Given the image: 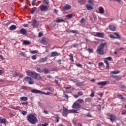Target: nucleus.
<instances>
[{
	"instance_id": "8fccbe9b",
	"label": "nucleus",
	"mask_w": 126,
	"mask_h": 126,
	"mask_svg": "<svg viewBox=\"0 0 126 126\" xmlns=\"http://www.w3.org/2000/svg\"><path fill=\"white\" fill-rule=\"evenodd\" d=\"M88 3L92 5V4H93V0H89L88 1Z\"/></svg>"
},
{
	"instance_id": "20e7f679",
	"label": "nucleus",
	"mask_w": 126,
	"mask_h": 126,
	"mask_svg": "<svg viewBox=\"0 0 126 126\" xmlns=\"http://www.w3.org/2000/svg\"><path fill=\"white\" fill-rule=\"evenodd\" d=\"M106 116L109 117V119L112 123H114V122L117 120V117L115 115V114H111L109 113H107L106 114Z\"/></svg>"
},
{
	"instance_id": "6ab92c4d",
	"label": "nucleus",
	"mask_w": 126,
	"mask_h": 126,
	"mask_svg": "<svg viewBox=\"0 0 126 126\" xmlns=\"http://www.w3.org/2000/svg\"><path fill=\"white\" fill-rule=\"evenodd\" d=\"M117 97L118 99H121V100H124V101L126 100V98L125 97H123V95L121 94H118L117 95Z\"/></svg>"
},
{
	"instance_id": "a211bd4d",
	"label": "nucleus",
	"mask_w": 126,
	"mask_h": 126,
	"mask_svg": "<svg viewBox=\"0 0 126 126\" xmlns=\"http://www.w3.org/2000/svg\"><path fill=\"white\" fill-rule=\"evenodd\" d=\"M104 62L106 64V69H110V63H109V62L107 60H104Z\"/></svg>"
},
{
	"instance_id": "bb28decb",
	"label": "nucleus",
	"mask_w": 126,
	"mask_h": 126,
	"mask_svg": "<svg viewBox=\"0 0 126 126\" xmlns=\"http://www.w3.org/2000/svg\"><path fill=\"white\" fill-rule=\"evenodd\" d=\"M113 34H114V35H115V36H116V37H115V38H116V39H119V40H120L121 36H120V34H119V33L116 32Z\"/></svg>"
},
{
	"instance_id": "f8f14e48",
	"label": "nucleus",
	"mask_w": 126,
	"mask_h": 126,
	"mask_svg": "<svg viewBox=\"0 0 126 126\" xmlns=\"http://www.w3.org/2000/svg\"><path fill=\"white\" fill-rule=\"evenodd\" d=\"M97 85H101V86H105L108 84V82L107 81H101L97 83Z\"/></svg>"
},
{
	"instance_id": "37998d69",
	"label": "nucleus",
	"mask_w": 126,
	"mask_h": 126,
	"mask_svg": "<svg viewBox=\"0 0 126 126\" xmlns=\"http://www.w3.org/2000/svg\"><path fill=\"white\" fill-rule=\"evenodd\" d=\"M77 102H78V103H80L81 104H82V103H84V100H83V99H78L77 100Z\"/></svg>"
},
{
	"instance_id": "473e14b6",
	"label": "nucleus",
	"mask_w": 126,
	"mask_h": 126,
	"mask_svg": "<svg viewBox=\"0 0 126 126\" xmlns=\"http://www.w3.org/2000/svg\"><path fill=\"white\" fill-rule=\"evenodd\" d=\"M23 45H30V42L27 40H24L23 42Z\"/></svg>"
},
{
	"instance_id": "de8ad7c7",
	"label": "nucleus",
	"mask_w": 126,
	"mask_h": 126,
	"mask_svg": "<svg viewBox=\"0 0 126 126\" xmlns=\"http://www.w3.org/2000/svg\"><path fill=\"white\" fill-rule=\"evenodd\" d=\"M104 60H106V61H113V58H112L111 57H108L106 58Z\"/></svg>"
},
{
	"instance_id": "0eeeda50",
	"label": "nucleus",
	"mask_w": 126,
	"mask_h": 126,
	"mask_svg": "<svg viewBox=\"0 0 126 126\" xmlns=\"http://www.w3.org/2000/svg\"><path fill=\"white\" fill-rule=\"evenodd\" d=\"M32 77H33V78H35V79H41V76L35 72H32Z\"/></svg>"
},
{
	"instance_id": "f3484780",
	"label": "nucleus",
	"mask_w": 126,
	"mask_h": 126,
	"mask_svg": "<svg viewBox=\"0 0 126 126\" xmlns=\"http://www.w3.org/2000/svg\"><path fill=\"white\" fill-rule=\"evenodd\" d=\"M68 33H72V34H78V31L75 30H69L67 31Z\"/></svg>"
},
{
	"instance_id": "1a4fd4ad",
	"label": "nucleus",
	"mask_w": 126,
	"mask_h": 126,
	"mask_svg": "<svg viewBox=\"0 0 126 126\" xmlns=\"http://www.w3.org/2000/svg\"><path fill=\"white\" fill-rule=\"evenodd\" d=\"M19 34L25 36V35L27 34V31L24 28H21L19 31Z\"/></svg>"
},
{
	"instance_id": "f704fd0d",
	"label": "nucleus",
	"mask_w": 126,
	"mask_h": 126,
	"mask_svg": "<svg viewBox=\"0 0 126 126\" xmlns=\"http://www.w3.org/2000/svg\"><path fill=\"white\" fill-rule=\"evenodd\" d=\"M43 69H44L38 68L36 69V71H37V72H39V73H43Z\"/></svg>"
},
{
	"instance_id": "e2e57ef3",
	"label": "nucleus",
	"mask_w": 126,
	"mask_h": 126,
	"mask_svg": "<svg viewBox=\"0 0 126 126\" xmlns=\"http://www.w3.org/2000/svg\"><path fill=\"white\" fill-rule=\"evenodd\" d=\"M76 65L78 67H82V65H81V64L77 63L76 64Z\"/></svg>"
},
{
	"instance_id": "7ed1b4c3",
	"label": "nucleus",
	"mask_w": 126,
	"mask_h": 126,
	"mask_svg": "<svg viewBox=\"0 0 126 126\" xmlns=\"http://www.w3.org/2000/svg\"><path fill=\"white\" fill-rule=\"evenodd\" d=\"M32 93H38V94H45V95H49V94H52L51 93L47 92V93H45L43 91H41L39 90H37V89H33L32 90Z\"/></svg>"
},
{
	"instance_id": "393cba45",
	"label": "nucleus",
	"mask_w": 126,
	"mask_h": 126,
	"mask_svg": "<svg viewBox=\"0 0 126 126\" xmlns=\"http://www.w3.org/2000/svg\"><path fill=\"white\" fill-rule=\"evenodd\" d=\"M20 100L21 101H27V100H28V98H27V97H25V96H23L20 98Z\"/></svg>"
},
{
	"instance_id": "774afa93",
	"label": "nucleus",
	"mask_w": 126,
	"mask_h": 126,
	"mask_svg": "<svg viewBox=\"0 0 126 126\" xmlns=\"http://www.w3.org/2000/svg\"><path fill=\"white\" fill-rule=\"evenodd\" d=\"M122 115H126V110H123L122 111Z\"/></svg>"
},
{
	"instance_id": "b1692460",
	"label": "nucleus",
	"mask_w": 126,
	"mask_h": 126,
	"mask_svg": "<svg viewBox=\"0 0 126 126\" xmlns=\"http://www.w3.org/2000/svg\"><path fill=\"white\" fill-rule=\"evenodd\" d=\"M0 123L1 124H4L5 123H6V119L4 118V119H1V117H0Z\"/></svg>"
},
{
	"instance_id": "c756f323",
	"label": "nucleus",
	"mask_w": 126,
	"mask_h": 126,
	"mask_svg": "<svg viewBox=\"0 0 126 126\" xmlns=\"http://www.w3.org/2000/svg\"><path fill=\"white\" fill-rule=\"evenodd\" d=\"M45 90H49L50 92H54V90L51 87H48L45 88Z\"/></svg>"
},
{
	"instance_id": "7c9ffc66",
	"label": "nucleus",
	"mask_w": 126,
	"mask_h": 126,
	"mask_svg": "<svg viewBox=\"0 0 126 126\" xmlns=\"http://www.w3.org/2000/svg\"><path fill=\"white\" fill-rule=\"evenodd\" d=\"M121 72V71L118 70V71H111L110 72L111 74H119V73H120Z\"/></svg>"
},
{
	"instance_id": "f03ea898",
	"label": "nucleus",
	"mask_w": 126,
	"mask_h": 126,
	"mask_svg": "<svg viewBox=\"0 0 126 126\" xmlns=\"http://www.w3.org/2000/svg\"><path fill=\"white\" fill-rule=\"evenodd\" d=\"M107 46V42L102 43L97 47L96 50L99 55H104V48Z\"/></svg>"
},
{
	"instance_id": "ea45409f",
	"label": "nucleus",
	"mask_w": 126,
	"mask_h": 126,
	"mask_svg": "<svg viewBox=\"0 0 126 126\" xmlns=\"http://www.w3.org/2000/svg\"><path fill=\"white\" fill-rule=\"evenodd\" d=\"M19 55L20 56H23V57H26V54H25V53H24L22 51L20 52Z\"/></svg>"
},
{
	"instance_id": "58836bf2",
	"label": "nucleus",
	"mask_w": 126,
	"mask_h": 126,
	"mask_svg": "<svg viewBox=\"0 0 126 126\" xmlns=\"http://www.w3.org/2000/svg\"><path fill=\"white\" fill-rule=\"evenodd\" d=\"M28 83H29V84H34V83H35V82H34V81L33 80V79L32 78V79H31L30 81H29L28 82Z\"/></svg>"
},
{
	"instance_id": "338daca9",
	"label": "nucleus",
	"mask_w": 126,
	"mask_h": 126,
	"mask_svg": "<svg viewBox=\"0 0 126 126\" xmlns=\"http://www.w3.org/2000/svg\"><path fill=\"white\" fill-rule=\"evenodd\" d=\"M23 27H27L28 26H29L28 24H23Z\"/></svg>"
},
{
	"instance_id": "dca6fc26",
	"label": "nucleus",
	"mask_w": 126,
	"mask_h": 126,
	"mask_svg": "<svg viewBox=\"0 0 126 126\" xmlns=\"http://www.w3.org/2000/svg\"><path fill=\"white\" fill-rule=\"evenodd\" d=\"M58 56H60V53H58L57 51L51 52V57H58Z\"/></svg>"
},
{
	"instance_id": "09e8293b",
	"label": "nucleus",
	"mask_w": 126,
	"mask_h": 126,
	"mask_svg": "<svg viewBox=\"0 0 126 126\" xmlns=\"http://www.w3.org/2000/svg\"><path fill=\"white\" fill-rule=\"evenodd\" d=\"M95 95V93H94V92H92L91 94H90V96L93 97L94 96V95Z\"/></svg>"
},
{
	"instance_id": "2f4dec72",
	"label": "nucleus",
	"mask_w": 126,
	"mask_h": 126,
	"mask_svg": "<svg viewBox=\"0 0 126 126\" xmlns=\"http://www.w3.org/2000/svg\"><path fill=\"white\" fill-rule=\"evenodd\" d=\"M42 43L44 44V45H47V44H48V41H47V39L45 38H42Z\"/></svg>"
},
{
	"instance_id": "4c0bfd02",
	"label": "nucleus",
	"mask_w": 126,
	"mask_h": 126,
	"mask_svg": "<svg viewBox=\"0 0 126 126\" xmlns=\"http://www.w3.org/2000/svg\"><path fill=\"white\" fill-rule=\"evenodd\" d=\"M32 79V78L30 77H26L24 78V80H25V81H30L31 80V79Z\"/></svg>"
},
{
	"instance_id": "603ef678",
	"label": "nucleus",
	"mask_w": 126,
	"mask_h": 126,
	"mask_svg": "<svg viewBox=\"0 0 126 126\" xmlns=\"http://www.w3.org/2000/svg\"><path fill=\"white\" fill-rule=\"evenodd\" d=\"M78 95L79 96H82L83 95V92L80 91L78 92Z\"/></svg>"
},
{
	"instance_id": "4be33fe9",
	"label": "nucleus",
	"mask_w": 126,
	"mask_h": 126,
	"mask_svg": "<svg viewBox=\"0 0 126 126\" xmlns=\"http://www.w3.org/2000/svg\"><path fill=\"white\" fill-rule=\"evenodd\" d=\"M86 8L88 10H92V9H93V7L91 6L90 4H86Z\"/></svg>"
},
{
	"instance_id": "ddd939ff",
	"label": "nucleus",
	"mask_w": 126,
	"mask_h": 126,
	"mask_svg": "<svg viewBox=\"0 0 126 126\" xmlns=\"http://www.w3.org/2000/svg\"><path fill=\"white\" fill-rule=\"evenodd\" d=\"M94 36L95 37H98L99 38H104L105 34L103 33L97 32Z\"/></svg>"
},
{
	"instance_id": "c03bdc74",
	"label": "nucleus",
	"mask_w": 126,
	"mask_h": 126,
	"mask_svg": "<svg viewBox=\"0 0 126 126\" xmlns=\"http://www.w3.org/2000/svg\"><path fill=\"white\" fill-rule=\"evenodd\" d=\"M43 1L44 3H45V4H47V5L50 4V1H49V0H43Z\"/></svg>"
},
{
	"instance_id": "a18cd8bd",
	"label": "nucleus",
	"mask_w": 126,
	"mask_h": 126,
	"mask_svg": "<svg viewBox=\"0 0 126 126\" xmlns=\"http://www.w3.org/2000/svg\"><path fill=\"white\" fill-rule=\"evenodd\" d=\"M21 113L23 115V116H26V115H27V112L25 111H21Z\"/></svg>"
},
{
	"instance_id": "aec40b11",
	"label": "nucleus",
	"mask_w": 126,
	"mask_h": 126,
	"mask_svg": "<svg viewBox=\"0 0 126 126\" xmlns=\"http://www.w3.org/2000/svg\"><path fill=\"white\" fill-rule=\"evenodd\" d=\"M78 2L79 3L80 5H82L85 4V2H86V0H78Z\"/></svg>"
},
{
	"instance_id": "c85d7f7f",
	"label": "nucleus",
	"mask_w": 126,
	"mask_h": 126,
	"mask_svg": "<svg viewBox=\"0 0 126 126\" xmlns=\"http://www.w3.org/2000/svg\"><path fill=\"white\" fill-rule=\"evenodd\" d=\"M55 121L56 122V123H59V122H60V117H59V116L57 114L55 115Z\"/></svg>"
},
{
	"instance_id": "680f3d73",
	"label": "nucleus",
	"mask_w": 126,
	"mask_h": 126,
	"mask_svg": "<svg viewBox=\"0 0 126 126\" xmlns=\"http://www.w3.org/2000/svg\"><path fill=\"white\" fill-rule=\"evenodd\" d=\"M78 47V44L77 43H74L73 44V47L74 48H77Z\"/></svg>"
},
{
	"instance_id": "412c9836",
	"label": "nucleus",
	"mask_w": 126,
	"mask_h": 126,
	"mask_svg": "<svg viewBox=\"0 0 126 126\" xmlns=\"http://www.w3.org/2000/svg\"><path fill=\"white\" fill-rule=\"evenodd\" d=\"M109 29L112 31H115L116 30V27L113 25H110L109 26Z\"/></svg>"
},
{
	"instance_id": "72a5a7b5",
	"label": "nucleus",
	"mask_w": 126,
	"mask_h": 126,
	"mask_svg": "<svg viewBox=\"0 0 126 126\" xmlns=\"http://www.w3.org/2000/svg\"><path fill=\"white\" fill-rule=\"evenodd\" d=\"M43 72H44L45 74H48V73H50V70L48 69H43Z\"/></svg>"
},
{
	"instance_id": "0e129e2a",
	"label": "nucleus",
	"mask_w": 126,
	"mask_h": 126,
	"mask_svg": "<svg viewBox=\"0 0 126 126\" xmlns=\"http://www.w3.org/2000/svg\"><path fill=\"white\" fill-rule=\"evenodd\" d=\"M57 62L59 64H62V61L61 60V59L57 60Z\"/></svg>"
},
{
	"instance_id": "6e6552de",
	"label": "nucleus",
	"mask_w": 126,
	"mask_h": 126,
	"mask_svg": "<svg viewBox=\"0 0 126 126\" xmlns=\"http://www.w3.org/2000/svg\"><path fill=\"white\" fill-rule=\"evenodd\" d=\"M80 108H81V105L76 102H74L72 105L73 109H80Z\"/></svg>"
},
{
	"instance_id": "cd10ccee",
	"label": "nucleus",
	"mask_w": 126,
	"mask_h": 126,
	"mask_svg": "<svg viewBox=\"0 0 126 126\" xmlns=\"http://www.w3.org/2000/svg\"><path fill=\"white\" fill-rule=\"evenodd\" d=\"M26 73L28 75H29V76H32V74L33 73V71H31L30 70H27L26 71Z\"/></svg>"
},
{
	"instance_id": "e433bc0d",
	"label": "nucleus",
	"mask_w": 126,
	"mask_h": 126,
	"mask_svg": "<svg viewBox=\"0 0 126 126\" xmlns=\"http://www.w3.org/2000/svg\"><path fill=\"white\" fill-rule=\"evenodd\" d=\"M69 57H70V59L71 61H72V62H74V60L73 59V54L70 53L69 55Z\"/></svg>"
},
{
	"instance_id": "3c124183",
	"label": "nucleus",
	"mask_w": 126,
	"mask_h": 126,
	"mask_svg": "<svg viewBox=\"0 0 126 126\" xmlns=\"http://www.w3.org/2000/svg\"><path fill=\"white\" fill-rule=\"evenodd\" d=\"M31 53H32V54H37L38 53V50H33V51H31Z\"/></svg>"
},
{
	"instance_id": "9b49d317",
	"label": "nucleus",
	"mask_w": 126,
	"mask_h": 126,
	"mask_svg": "<svg viewBox=\"0 0 126 126\" xmlns=\"http://www.w3.org/2000/svg\"><path fill=\"white\" fill-rule=\"evenodd\" d=\"M63 10L64 11H66V10H69V9H71V6L66 4L63 7Z\"/></svg>"
},
{
	"instance_id": "6e6d98bb",
	"label": "nucleus",
	"mask_w": 126,
	"mask_h": 126,
	"mask_svg": "<svg viewBox=\"0 0 126 126\" xmlns=\"http://www.w3.org/2000/svg\"><path fill=\"white\" fill-rule=\"evenodd\" d=\"M32 5H33V6H35V5H36V0H33L32 1Z\"/></svg>"
},
{
	"instance_id": "49530a36",
	"label": "nucleus",
	"mask_w": 126,
	"mask_h": 126,
	"mask_svg": "<svg viewBox=\"0 0 126 126\" xmlns=\"http://www.w3.org/2000/svg\"><path fill=\"white\" fill-rule=\"evenodd\" d=\"M114 78H115V80H121V77H119L118 76H115Z\"/></svg>"
},
{
	"instance_id": "c9c22d12",
	"label": "nucleus",
	"mask_w": 126,
	"mask_h": 126,
	"mask_svg": "<svg viewBox=\"0 0 126 126\" xmlns=\"http://www.w3.org/2000/svg\"><path fill=\"white\" fill-rule=\"evenodd\" d=\"M12 74H13V76L14 77H16V76H17L18 75V74H17V72H16V71H13L12 72Z\"/></svg>"
},
{
	"instance_id": "4468645a",
	"label": "nucleus",
	"mask_w": 126,
	"mask_h": 126,
	"mask_svg": "<svg viewBox=\"0 0 126 126\" xmlns=\"http://www.w3.org/2000/svg\"><path fill=\"white\" fill-rule=\"evenodd\" d=\"M56 22H58V23H60L61 22H65V20H63V18L58 17L56 19Z\"/></svg>"
},
{
	"instance_id": "423d86ee",
	"label": "nucleus",
	"mask_w": 126,
	"mask_h": 126,
	"mask_svg": "<svg viewBox=\"0 0 126 126\" xmlns=\"http://www.w3.org/2000/svg\"><path fill=\"white\" fill-rule=\"evenodd\" d=\"M50 6H45L44 5H41L38 8L41 11H47L49 9Z\"/></svg>"
},
{
	"instance_id": "864d4df0",
	"label": "nucleus",
	"mask_w": 126,
	"mask_h": 126,
	"mask_svg": "<svg viewBox=\"0 0 126 126\" xmlns=\"http://www.w3.org/2000/svg\"><path fill=\"white\" fill-rule=\"evenodd\" d=\"M87 51H88V52H89V53H93V49L90 48H89L87 49Z\"/></svg>"
},
{
	"instance_id": "5fc2aeb1",
	"label": "nucleus",
	"mask_w": 126,
	"mask_h": 126,
	"mask_svg": "<svg viewBox=\"0 0 126 126\" xmlns=\"http://www.w3.org/2000/svg\"><path fill=\"white\" fill-rule=\"evenodd\" d=\"M32 60H37V55H33L32 56Z\"/></svg>"
},
{
	"instance_id": "13d9d810",
	"label": "nucleus",
	"mask_w": 126,
	"mask_h": 126,
	"mask_svg": "<svg viewBox=\"0 0 126 126\" xmlns=\"http://www.w3.org/2000/svg\"><path fill=\"white\" fill-rule=\"evenodd\" d=\"M86 117H88V118H92V116L90 113H87L86 115Z\"/></svg>"
},
{
	"instance_id": "5701e85b",
	"label": "nucleus",
	"mask_w": 126,
	"mask_h": 126,
	"mask_svg": "<svg viewBox=\"0 0 126 126\" xmlns=\"http://www.w3.org/2000/svg\"><path fill=\"white\" fill-rule=\"evenodd\" d=\"M47 60H48V57H44L43 58H41L39 62V63H45Z\"/></svg>"
},
{
	"instance_id": "69168bd1",
	"label": "nucleus",
	"mask_w": 126,
	"mask_h": 126,
	"mask_svg": "<svg viewBox=\"0 0 126 126\" xmlns=\"http://www.w3.org/2000/svg\"><path fill=\"white\" fill-rule=\"evenodd\" d=\"M55 83H56V85H60V84L59 83V81L57 80H55Z\"/></svg>"
},
{
	"instance_id": "a878e982",
	"label": "nucleus",
	"mask_w": 126,
	"mask_h": 126,
	"mask_svg": "<svg viewBox=\"0 0 126 126\" xmlns=\"http://www.w3.org/2000/svg\"><path fill=\"white\" fill-rule=\"evenodd\" d=\"M10 30H15L16 29V26L15 25H12L9 27Z\"/></svg>"
},
{
	"instance_id": "f257e3e1",
	"label": "nucleus",
	"mask_w": 126,
	"mask_h": 126,
	"mask_svg": "<svg viewBox=\"0 0 126 126\" xmlns=\"http://www.w3.org/2000/svg\"><path fill=\"white\" fill-rule=\"evenodd\" d=\"M27 121L32 125H35L38 122V118L34 114H30L27 116Z\"/></svg>"
},
{
	"instance_id": "79ce46f5",
	"label": "nucleus",
	"mask_w": 126,
	"mask_h": 126,
	"mask_svg": "<svg viewBox=\"0 0 126 126\" xmlns=\"http://www.w3.org/2000/svg\"><path fill=\"white\" fill-rule=\"evenodd\" d=\"M72 16H73V15L72 14H70L66 15V17H67L68 18H72Z\"/></svg>"
},
{
	"instance_id": "a19ab883",
	"label": "nucleus",
	"mask_w": 126,
	"mask_h": 126,
	"mask_svg": "<svg viewBox=\"0 0 126 126\" xmlns=\"http://www.w3.org/2000/svg\"><path fill=\"white\" fill-rule=\"evenodd\" d=\"M49 125L48 123H44V124H40L37 125V126H47Z\"/></svg>"
},
{
	"instance_id": "bf43d9fd",
	"label": "nucleus",
	"mask_w": 126,
	"mask_h": 126,
	"mask_svg": "<svg viewBox=\"0 0 126 126\" xmlns=\"http://www.w3.org/2000/svg\"><path fill=\"white\" fill-rule=\"evenodd\" d=\"M31 12L32 14H34V13H35V9H34V8H32Z\"/></svg>"
},
{
	"instance_id": "4d7b16f0",
	"label": "nucleus",
	"mask_w": 126,
	"mask_h": 126,
	"mask_svg": "<svg viewBox=\"0 0 126 126\" xmlns=\"http://www.w3.org/2000/svg\"><path fill=\"white\" fill-rule=\"evenodd\" d=\"M84 21H85V19L84 18H82L80 20V23H83V22H84Z\"/></svg>"
},
{
	"instance_id": "052dcab7",
	"label": "nucleus",
	"mask_w": 126,
	"mask_h": 126,
	"mask_svg": "<svg viewBox=\"0 0 126 126\" xmlns=\"http://www.w3.org/2000/svg\"><path fill=\"white\" fill-rule=\"evenodd\" d=\"M110 38H111L112 39H117V38L116 37H115V36H114L113 35H110L109 36Z\"/></svg>"
},
{
	"instance_id": "2eb2a0df",
	"label": "nucleus",
	"mask_w": 126,
	"mask_h": 126,
	"mask_svg": "<svg viewBox=\"0 0 126 126\" xmlns=\"http://www.w3.org/2000/svg\"><path fill=\"white\" fill-rule=\"evenodd\" d=\"M98 10L99 11V13H100V14H103L104 13H105V9H104V8L102 6H100L98 8Z\"/></svg>"
},
{
	"instance_id": "9d476101",
	"label": "nucleus",
	"mask_w": 126,
	"mask_h": 126,
	"mask_svg": "<svg viewBox=\"0 0 126 126\" xmlns=\"http://www.w3.org/2000/svg\"><path fill=\"white\" fill-rule=\"evenodd\" d=\"M32 26H33V27H38V26H39V24L38 22V21H37V20L33 19L32 20Z\"/></svg>"
},
{
	"instance_id": "39448f33",
	"label": "nucleus",
	"mask_w": 126,
	"mask_h": 126,
	"mask_svg": "<svg viewBox=\"0 0 126 126\" xmlns=\"http://www.w3.org/2000/svg\"><path fill=\"white\" fill-rule=\"evenodd\" d=\"M63 112H62V115L63 116H64V117H67V115L69 114V110L66 109L64 106L63 107Z\"/></svg>"
}]
</instances>
